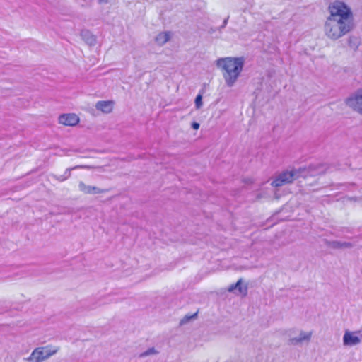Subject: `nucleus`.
Returning a JSON list of instances; mask_svg holds the SVG:
<instances>
[{"mask_svg": "<svg viewBox=\"0 0 362 362\" xmlns=\"http://www.w3.org/2000/svg\"><path fill=\"white\" fill-rule=\"evenodd\" d=\"M328 10L329 16L325 24V33L327 37L335 40L353 29V13L344 2L336 1L329 6Z\"/></svg>", "mask_w": 362, "mask_h": 362, "instance_id": "nucleus-1", "label": "nucleus"}, {"mask_svg": "<svg viewBox=\"0 0 362 362\" xmlns=\"http://www.w3.org/2000/svg\"><path fill=\"white\" fill-rule=\"evenodd\" d=\"M216 65L221 69L226 82L230 86L243 70V60L242 58H221L216 61Z\"/></svg>", "mask_w": 362, "mask_h": 362, "instance_id": "nucleus-2", "label": "nucleus"}, {"mask_svg": "<svg viewBox=\"0 0 362 362\" xmlns=\"http://www.w3.org/2000/svg\"><path fill=\"white\" fill-rule=\"evenodd\" d=\"M58 351V347L52 346H40L35 348L26 360L29 362H43L57 354Z\"/></svg>", "mask_w": 362, "mask_h": 362, "instance_id": "nucleus-3", "label": "nucleus"}, {"mask_svg": "<svg viewBox=\"0 0 362 362\" xmlns=\"http://www.w3.org/2000/svg\"><path fill=\"white\" fill-rule=\"evenodd\" d=\"M346 103L354 110L362 115V88L346 100Z\"/></svg>", "mask_w": 362, "mask_h": 362, "instance_id": "nucleus-4", "label": "nucleus"}, {"mask_svg": "<svg viewBox=\"0 0 362 362\" xmlns=\"http://www.w3.org/2000/svg\"><path fill=\"white\" fill-rule=\"evenodd\" d=\"M294 172L284 171L277 176L271 183L273 187H277L282 185L290 184L294 180Z\"/></svg>", "mask_w": 362, "mask_h": 362, "instance_id": "nucleus-5", "label": "nucleus"}, {"mask_svg": "<svg viewBox=\"0 0 362 362\" xmlns=\"http://www.w3.org/2000/svg\"><path fill=\"white\" fill-rule=\"evenodd\" d=\"M312 336V332H305L302 330L299 331L298 335L289 334L288 344L292 346H296L301 344L303 342L310 341Z\"/></svg>", "mask_w": 362, "mask_h": 362, "instance_id": "nucleus-6", "label": "nucleus"}, {"mask_svg": "<svg viewBox=\"0 0 362 362\" xmlns=\"http://www.w3.org/2000/svg\"><path fill=\"white\" fill-rule=\"evenodd\" d=\"M361 343V339L355 332L346 330L343 337V344L346 346H353Z\"/></svg>", "mask_w": 362, "mask_h": 362, "instance_id": "nucleus-7", "label": "nucleus"}, {"mask_svg": "<svg viewBox=\"0 0 362 362\" xmlns=\"http://www.w3.org/2000/svg\"><path fill=\"white\" fill-rule=\"evenodd\" d=\"M59 122L65 126H75L79 122V117L74 113L63 114L59 116Z\"/></svg>", "mask_w": 362, "mask_h": 362, "instance_id": "nucleus-8", "label": "nucleus"}, {"mask_svg": "<svg viewBox=\"0 0 362 362\" xmlns=\"http://www.w3.org/2000/svg\"><path fill=\"white\" fill-rule=\"evenodd\" d=\"M235 289L238 290V294L242 297H245L247 293V285L243 284L242 279H239L235 284H230L228 288V292H233Z\"/></svg>", "mask_w": 362, "mask_h": 362, "instance_id": "nucleus-9", "label": "nucleus"}, {"mask_svg": "<svg viewBox=\"0 0 362 362\" xmlns=\"http://www.w3.org/2000/svg\"><path fill=\"white\" fill-rule=\"evenodd\" d=\"M95 107L104 113H110L113 110L114 102L112 100L99 101L96 103Z\"/></svg>", "mask_w": 362, "mask_h": 362, "instance_id": "nucleus-10", "label": "nucleus"}, {"mask_svg": "<svg viewBox=\"0 0 362 362\" xmlns=\"http://www.w3.org/2000/svg\"><path fill=\"white\" fill-rule=\"evenodd\" d=\"M79 189L85 194H99L103 192V190L98 187L86 185L83 182L79 183Z\"/></svg>", "mask_w": 362, "mask_h": 362, "instance_id": "nucleus-11", "label": "nucleus"}, {"mask_svg": "<svg viewBox=\"0 0 362 362\" xmlns=\"http://www.w3.org/2000/svg\"><path fill=\"white\" fill-rule=\"evenodd\" d=\"M170 38V32H162L160 33L157 37H156V42L163 45L166 43Z\"/></svg>", "mask_w": 362, "mask_h": 362, "instance_id": "nucleus-12", "label": "nucleus"}, {"mask_svg": "<svg viewBox=\"0 0 362 362\" xmlns=\"http://www.w3.org/2000/svg\"><path fill=\"white\" fill-rule=\"evenodd\" d=\"M158 353H159L158 351H157L154 347H151V348L148 349L146 351L141 353L139 355V357L144 358V357H146V356H151V355H156Z\"/></svg>", "mask_w": 362, "mask_h": 362, "instance_id": "nucleus-13", "label": "nucleus"}, {"mask_svg": "<svg viewBox=\"0 0 362 362\" xmlns=\"http://www.w3.org/2000/svg\"><path fill=\"white\" fill-rule=\"evenodd\" d=\"M202 96L200 94L197 95L195 98V105L197 109L200 108L202 105Z\"/></svg>", "mask_w": 362, "mask_h": 362, "instance_id": "nucleus-14", "label": "nucleus"}, {"mask_svg": "<svg viewBox=\"0 0 362 362\" xmlns=\"http://www.w3.org/2000/svg\"><path fill=\"white\" fill-rule=\"evenodd\" d=\"M192 318H183L180 322V325H183L184 324L187 323L189 320H191Z\"/></svg>", "mask_w": 362, "mask_h": 362, "instance_id": "nucleus-15", "label": "nucleus"}, {"mask_svg": "<svg viewBox=\"0 0 362 362\" xmlns=\"http://www.w3.org/2000/svg\"><path fill=\"white\" fill-rule=\"evenodd\" d=\"M192 127H193V129H199V124L198 123H197V122H194V123L192 124Z\"/></svg>", "mask_w": 362, "mask_h": 362, "instance_id": "nucleus-16", "label": "nucleus"}, {"mask_svg": "<svg viewBox=\"0 0 362 362\" xmlns=\"http://www.w3.org/2000/svg\"><path fill=\"white\" fill-rule=\"evenodd\" d=\"M197 313H194V314L192 315L190 317H197Z\"/></svg>", "mask_w": 362, "mask_h": 362, "instance_id": "nucleus-17", "label": "nucleus"}]
</instances>
